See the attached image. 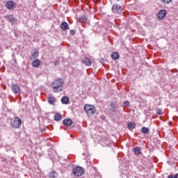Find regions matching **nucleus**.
<instances>
[{"label":"nucleus","instance_id":"nucleus-1","mask_svg":"<svg viewBox=\"0 0 178 178\" xmlns=\"http://www.w3.org/2000/svg\"><path fill=\"white\" fill-rule=\"evenodd\" d=\"M63 84H65V81L61 79L54 80L51 83V87L54 90V92L63 91Z\"/></svg>","mask_w":178,"mask_h":178},{"label":"nucleus","instance_id":"nucleus-2","mask_svg":"<svg viewBox=\"0 0 178 178\" xmlns=\"http://www.w3.org/2000/svg\"><path fill=\"white\" fill-rule=\"evenodd\" d=\"M84 110L88 116H92V115H95V112H97L95 107L90 104H85Z\"/></svg>","mask_w":178,"mask_h":178},{"label":"nucleus","instance_id":"nucleus-3","mask_svg":"<svg viewBox=\"0 0 178 178\" xmlns=\"http://www.w3.org/2000/svg\"><path fill=\"white\" fill-rule=\"evenodd\" d=\"M84 172V168L81 167H74L72 170V173L76 177H80V176L83 175V173Z\"/></svg>","mask_w":178,"mask_h":178},{"label":"nucleus","instance_id":"nucleus-4","mask_svg":"<svg viewBox=\"0 0 178 178\" xmlns=\"http://www.w3.org/2000/svg\"><path fill=\"white\" fill-rule=\"evenodd\" d=\"M111 10L115 15H120V13H122L123 10L122 9V6L120 5H119V4H114L112 6Z\"/></svg>","mask_w":178,"mask_h":178},{"label":"nucleus","instance_id":"nucleus-5","mask_svg":"<svg viewBox=\"0 0 178 178\" xmlns=\"http://www.w3.org/2000/svg\"><path fill=\"white\" fill-rule=\"evenodd\" d=\"M22 124V120H20L18 117H15L14 119L13 124H11L12 127L14 129H19Z\"/></svg>","mask_w":178,"mask_h":178},{"label":"nucleus","instance_id":"nucleus-6","mask_svg":"<svg viewBox=\"0 0 178 178\" xmlns=\"http://www.w3.org/2000/svg\"><path fill=\"white\" fill-rule=\"evenodd\" d=\"M48 145H50V149H48V156L51 159H53L54 156L56 155V152L54 149V145H51V143L48 144Z\"/></svg>","mask_w":178,"mask_h":178},{"label":"nucleus","instance_id":"nucleus-7","mask_svg":"<svg viewBox=\"0 0 178 178\" xmlns=\"http://www.w3.org/2000/svg\"><path fill=\"white\" fill-rule=\"evenodd\" d=\"M6 19L8 20V22H9V23H11V24H15L17 22V20H16V18H15V16H13V15H6Z\"/></svg>","mask_w":178,"mask_h":178},{"label":"nucleus","instance_id":"nucleus-8","mask_svg":"<svg viewBox=\"0 0 178 178\" xmlns=\"http://www.w3.org/2000/svg\"><path fill=\"white\" fill-rule=\"evenodd\" d=\"M15 1L10 0L6 2V9H8V10H12V9L15 8Z\"/></svg>","mask_w":178,"mask_h":178},{"label":"nucleus","instance_id":"nucleus-9","mask_svg":"<svg viewBox=\"0 0 178 178\" xmlns=\"http://www.w3.org/2000/svg\"><path fill=\"white\" fill-rule=\"evenodd\" d=\"M11 90L14 94H20V86L17 84L13 85L11 86Z\"/></svg>","mask_w":178,"mask_h":178},{"label":"nucleus","instance_id":"nucleus-10","mask_svg":"<svg viewBox=\"0 0 178 178\" xmlns=\"http://www.w3.org/2000/svg\"><path fill=\"white\" fill-rule=\"evenodd\" d=\"M63 124H64V126H67V127H69L70 126H72V124H73V120H72V119L70 118H66L63 120Z\"/></svg>","mask_w":178,"mask_h":178},{"label":"nucleus","instance_id":"nucleus-11","mask_svg":"<svg viewBox=\"0 0 178 178\" xmlns=\"http://www.w3.org/2000/svg\"><path fill=\"white\" fill-rule=\"evenodd\" d=\"M165 16H166L165 10H161L158 13V17L160 20H163V19H165Z\"/></svg>","mask_w":178,"mask_h":178},{"label":"nucleus","instance_id":"nucleus-12","mask_svg":"<svg viewBox=\"0 0 178 178\" xmlns=\"http://www.w3.org/2000/svg\"><path fill=\"white\" fill-rule=\"evenodd\" d=\"M118 104L113 102L110 103V111H111V112H118Z\"/></svg>","mask_w":178,"mask_h":178},{"label":"nucleus","instance_id":"nucleus-13","mask_svg":"<svg viewBox=\"0 0 178 178\" xmlns=\"http://www.w3.org/2000/svg\"><path fill=\"white\" fill-rule=\"evenodd\" d=\"M47 102L49 104V105H55V103L56 102V98L52 95H50L47 98Z\"/></svg>","mask_w":178,"mask_h":178},{"label":"nucleus","instance_id":"nucleus-14","mask_svg":"<svg viewBox=\"0 0 178 178\" xmlns=\"http://www.w3.org/2000/svg\"><path fill=\"white\" fill-rule=\"evenodd\" d=\"M82 63H83V65H85V66H91V60H90V58L85 57L83 60H82Z\"/></svg>","mask_w":178,"mask_h":178},{"label":"nucleus","instance_id":"nucleus-15","mask_svg":"<svg viewBox=\"0 0 178 178\" xmlns=\"http://www.w3.org/2000/svg\"><path fill=\"white\" fill-rule=\"evenodd\" d=\"M69 97L67 96H63L61 98V102L62 104H63V105H67V104H69Z\"/></svg>","mask_w":178,"mask_h":178},{"label":"nucleus","instance_id":"nucleus-16","mask_svg":"<svg viewBox=\"0 0 178 178\" xmlns=\"http://www.w3.org/2000/svg\"><path fill=\"white\" fill-rule=\"evenodd\" d=\"M58 172L55 170H51L49 174V177L50 178H56L58 177Z\"/></svg>","mask_w":178,"mask_h":178},{"label":"nucleus","instance_id":"nucleus-17","mask_svg":"<svg viewBox=\"0 0 178 178\" xmlns=\"http://www.w3.org/2000/svg\"><path fill=\"white\" fill-rule=\"evenodd\" d=\"M39 52L37 50H34L33 51H31V59H36V58H38Z\"/></svg>","mask_w":178,"mask_h":178},{"label":"nucleus","instance_id":"nucleus-18","mask_svg":"<svg viewBox=\"0 0 178 178\" xmlns=\"http://www.w3.org/2000/svg\"><path fill=\"white\" fill-rule=\"evenodd\" d=\"M111 58L113 60H118L119 59V53L114 51L111 54Z\"/></svg>","mask_w":178,"mask_h":178},{"label":"nucleus","instance_id":"nucleus-19","mask_svg":"<svg viewBox=\"0 0 178 178\" xmlns=\"http://www.w3.org/2000/svg\"><path fill=\"white\" fill-rule=\"evenodd\" d=\"M60 27H61V29L64 31L67 30V29H69V24H67V22H63L61 23Z\"/></svg>","mask_w":178,"mask_h":178},{"label":"nucleus","instance_id":"nucleus-20","mask_svg":"<svg viewBox=\"0 0 178 178\" xmlns=\"http://www.w3.org/2000/svg\"><path fill=\"white\" fill-rule=\"evenodd\" d=\"M32 66L33 67H38V66H40V60L37 59V60H34L32 62Z\"/></svg>","mask_w":178,"mask_h":178},{"label":"nucleus","instance_id":"nucleus-21","mask_svg":"<svg viewBox=\"0 0 178 178\" xmlns=\"http://www.w3.org/2000/svg\"><path fill=\"white\" fill-rule=\"evenodd\" d=\"M54 120L56 122H59V120H62V115L60 113H56L54 116Z\"/></svg>","mask_w":178,"mask_h":178},{"label":"nucleus","instance_id":"nucleus-22","mask_svg":"<svg viewBox=\"0 0 178 178\" xmlns=\"http://www.w3.org/2000/svg\"><path fill=\"white\" fill-rule=\"evenodd\" d=\"M127 127L129 130H133V129H136V123L134 122H129L127 124Z\"/></svg>","mask_w":178,"mask_h":178},{"label":"nucleus","instance_id":"nucleus-23","mask_svg":"<svg viewBox=\"0 0 178 178\" xmlns=\"http://www.w3.org/2000/svg\"><path fill=\"white\" fill-rule=\"evenodd\" d=\"M81 22L83 23H90V21L88 19H87V17L86 15H83L81 17Z\"/></svg>","mask_w":178,"mask_h":178},{"label":"nucleus","instance_id":"nucleus-24","mask_svg":"<svg viewBox=\"0 0 178 178\" xmlns=\"http://www.w3.org/2000/svg\"><path fill=\"white\" fill-rule=\"evenodd\" d=\"M134 153L136 154V155H140V154H141V149H140V147H135Z\"/></svg>","mask_w":178,"mask_h":178},{"label":"nucleus","instance_id":"nucleus-25","mask_svg":"<svg viewBox=\"0 0 178 178\" xmlns=\"http://www.w3.org/2000/svg\"><path fill=\"white\" fill-rule=\"evenodd\" d=\"M142 133H143V134H148V133H149V129L145 127H143L142 128Z\"/></svg>","mask_w":178,"mask_h":178},{"label":"nucleus","instance_id":"nucleus-26","mask_svg":"<svg viewBox=\"0 0 178 178\" xmlns=\"http://www.w3.org/2000/svg\"><path fill=\"white\" fill-rule=\"evenodd\" d=\"M173 0H161V2L163 3H165L166 5H169L170 2H172Z\"/></svg>","mask_w":178,"mask_h":178},{"label":"nucleus","instance_id":"nucleus-27","mask_svg":"<svg viewBox=\"0 0 178 178\" xmlns=\"http://www.w3.org/2000/svg\"><path fill=\"white\" fill-rule=\"evenodd\" d=\"M156 113L157 115H162V109H161V108H157V109L156 110Z\"/></svg>","mask_w":178,"mask_h":178},{"label":"nucleus","instance_id":"nucleus-28","mask_svg":"<svg viewBox=\"0 0 178 178\" xmlns=\"http://www.w3.org/2000/svg\"><path fill=\"white\" fill-rule=\"evenodd\" d=\"M123 105H125L126 106H129V105H130V102H129V101H124L123 102Z\"/></svg>","mask_w":178,"mask_h":178},{"label":"nucleus","instance_id":"nucleus-29","mask_svg":"<svg viewBox=\"0 0 178 178\" xmlns=\"http://www.w3.org/2000/svg\"><path fill=\"white\" fill-rule=\"evenodd\" d=\"M76 34V30H71L70 31V35H74Z\"/></svg>","mask_w":178,"mask_h":178},{"label":"nucleus","instance_id":"nucleus-30","mask_svg":"<svg viewBox=\"0 0 178 178\" xmlns=\"http://www.w3.org/2000/svg\"><path fill=\"white\" fill-rule=\"evenodd\" d=\"M168 178H175V175H169Z\"/></svg>","mask_w":178,"mask_h":178},{"label":"nucleus","instance_id":"nucleus-31","mask_svg":"<svg viewBox=\"0 0 178 178\" xmlns=\"http://www.w3.org/2000/svg\"><path fill=\"white\" fill-rule=\"evenodd\" d=\"M3 162H6V163H8V160H7L6 159H4L3 160Z\"/></svg>","mask_w":178,"mask_h":178},{"label":"nucleus","instance_id":"nucleus-32","mask_svg":"<svg viewBox=\"0 0 178 178\" xmlns=\"http://www.w3.org/2000/svg\"><path fill=\"white\" fill-rule=\"evenodd\" d=\"M174 178H178V173L174 175Z\"/></svg>","mask_w":178,"mask_h":178},{"label":"nucleus","instance_id":"nucleus-33","mask_svg":"<svg viewBox=\"0 0 178 178\" xmlns=\"http://www.w3.org/2000/svg\"><path fill=\"white\" fill-rule=\"evenodd\" d=\"M117 2H122V1H124V0H115Z\"/></svg>","mask_w":178,"mask_h":178},{"label":"nucleus","instance_id":"nucleus-34","mask_svg":"<svg viewBox=\"0 0 178 178\" xmlns=\"http://www.w3.org/2000/svg\"><path fill=\"white\" fill-rule=\"evenodd\" d=\"M44 129H41V133H42V131H44Z\"/></svg>","mask_w":178,"mask_h":178}]
</instances>
